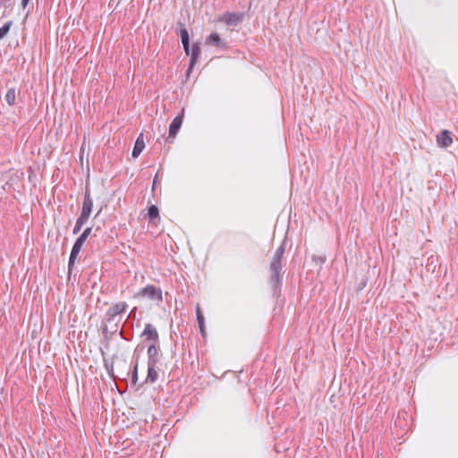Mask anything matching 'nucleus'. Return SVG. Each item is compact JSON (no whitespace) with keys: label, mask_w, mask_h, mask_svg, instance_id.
<instances>
[{"label":"nucleus","mask_w":458,"mask_h":458,"mask_svg":"<svg viewBox=\"0 0 458 458\" xmlns=\"http://www.w3.org/2000/svg\"><path fill=\"white\" fill-rule=\"evenodd\" d=\"M135 297H143L152 301H161L162 291L161 289L152 284H148L146 287L142 288L138 293H136Z\"/></svg>","instance_id":"f257e3e1"},{"label":"nucleus","mask_w":458,"mask_h":458,"mask_svg":"<svg viewBox=\"0 0 458 458\" xmlns=\"http://www.w3.org/2000/svg\"><path fill=\"white\" fill-rule=\"evenodd\" d=\"M244 14L242 13H225L220 15L217 21L225 23L229 26H236L242 21Z\"/></svg>","instance_id":"f03ea898"},{"label":"nucleus","mask_w":458,"mask_h":458,"mask_svg":"<svg viewBox=\"0 0 458 458\" xmlns=\"http://www.w3.org/2000/svg\"><path fill=\"white\" fill-rule=\"evenodd\" d=\"M127 308V304L125 302H118L112 307H110L107 310V322L109 323H118V317L120 314L125 311Z\"/></svg>","instance_id":"7ed1b4c3"},{"label":"nucleus","mask_w":458,"mask_h":458,"mask_svg":"<svg viewBox=\"0 0 458 458\" xmlns=\"http://www.w3.org/2000/svg\"><path fill=\"white\" fill-rule=\"evenodd\" d=\"M281 262H282L281 259H276L273 258L271 264H270L271 281L275 284H278L280 281V272L282 269Z\"/></svg>","instance_id":"20e7f679"},{"label":"nucleus","mask_w":458,"mask_h":458,"mask_svg":"<svg viewBox=\"0 0 458 458\" xmlns=\"http://www.w3.org/2000/svg\"><path fill=\"white\" fill-rule=\"evenodd\" d=\"M160 354L156 344H151L148 348V365H156L159 363Z\"/></svg>","instance_id":"39448f33"},{"label":"nucleus","mask_w":458,"mask_h":458,"mask_svg":"<svg viewBox=\"0 0 458 458\" xmlns=\"http://www.w3.org/2000/svg\"><path fill=\"white\" fill-rule=\"evenodd\" d=\"M183 120V110L180 114L175 116L169 126V138H174L180 130Z\"/></svg>","instance_id":"423d86ee"},{"label":"nucleus","mask_w":458,"mask_h":458,"mask_svg":"<svg viewBox=\"0 0 458 458\" xmlns=\"http://www.w3.org/2000/svg\"><path fill=\"white\" fill-rule=\"evenodd\" d=\"M206 43L208 45L215 46L218 48H225V42L220 38L217 32H212L207 38Z\"/></svg>","instance_id":"0eeeda50"},{"label":"nucleus","mask_w":458,"mask_h":458,"mask_svg":"<svg viewBox=\"0 0 458 458\" xmlns=\"http://www.w3.org/2000/svg\"><path fill=\"white\" fill-rule=\"evenodd\" d=\"M437 141L438 146L442 148H447L452 144L453 140L450 136V132L446 130H444L437 136Z\"/></svg>","instance_id":"6e6552de"},{"label":"nucleus","mask_w":458,"mask_h":458,"mask_svg":"<svg viewBox=\"0 0 458 458\" xmlns=\"http://www.w3.org/2000/svg\"><path fill=\"white\" fill-rule=\"evenodd\" d=\"M141 336H145L147 340H152L154 342L158 340V333L156 327L149 323L145 326Z\"/></svg>","instance_id":"1a4fd4ad"},{"label":"nucleus","mask_w":458,"mask_h":458,"mask_svg":"<svg viewBox=\"0 0 458 458\" xmlns=\"http://www.w3.org/2000/svg\"><path fill=\"white\" fill-rule=\"evenodd\" d=\"M144 148H145V142H144V139H143V134L140 133L135 141V144H134V147L132 149V153H131L132 157H134V158L138 157L143 151Z\"/></svg>","instance_id":"9d476101"},{"label":"nucleus","mask_w":458,"mask_h":458,"mask_svg":"<svg viewBox=\"0 0 458 458\" xmlns=\"http://www.w3.org/2000/svg\"><path fill=\"white\" fill-rule=\"evenodd\" d=\"M92 208H93V199L90 197L89 192L88 191H86L81 213L90 216V214L92 212Z\"/></svg>","instance_id":"9b49d317"},{"label":"nucleus","mask_w":458,"mask_h":458,"mask_svg":"<svg viewBox=\"0 0 458 458\" xmlns=\"http://www.w3.org/2000/svg\"><path fill=\"white\" fill-rule=\"evenodd\" d=\"M200 53V47L198 44H193L191 50V60H190V65L188 71L191 70L193 66L195 65L197 59Z\"/></svg>","instance_id":"f8f14e48"},{"label":"nucleus","mask_w":458,"mask_h":458,"mask_svg":"<svg viewBox=\"0 0 458 458\" xmlns=\"http://www.w3.org/2000/svg\"><path fill=\"white\" fill-rule=\"evenodd\" d=\"M157 366L148 365V375L146 377V383H155L157 380L158 373L157 371Z\"/></svg>","instance_id":"ddd939ff"},{"label":"nucleus","mask_w":458,"mask_h":458,"mask_svg":"<svg viewBox=\"0 0 458 458\" xmlns=\"http://www.w3.org/2000/svg\"><path fill=\"white\" fill-rule=\"evenodd\" d=\"M179 26H180V37L182 39V45H187L190 43V37H189L188 30H186V28L184 27V25L182 23L180 22Z\"/></svg>","instance_id":"4468645a"},{"label":"nucleus","mask_w":458,"mask_h":458,"mask_svg":"<svg viewBox=\"0 0 458 458\" xmlns=\"http://www.w3.org/2000/svg\"><path fill=\"white\" fill-rule=\"evenodd\" d=\"M16 93L15 89L10 88L5 94V100L10 106H13L15 104Z\"/></svg>","instance_id":"2eb2a0df"},{"label":"nucleus","mask_w":458,"mask_h":458,"mask_svg":"<svg viewBox=\"0 0 458 458\" xmlns=\"http://www.w3.org/2000/svg\"><path fill=\"white\" fill-rule=\"evenodd\" d=\"M196 313H197V319H198V324H199L200 332H201L202 335H204V333H205V331H204V320L205 319H204V316L201 314V312L199 310V306L197 307Z\"/></svg>","instance_id":"dca6fc26"},{"label":"nucleus","mask_w":458,"mask_h":458,"mask_svg":"<svg viewBox=\"0 0 458 458\" xmlns=\"http://www.w3.org/2000/svg\"><path fill=\"white\" fill-rule=\"evenodd\" d=\"M12 24V21H7L2 27H0V39L4 38L8 34Z\"/></svg>","instance_id":"f3484780"},{"label":"nucleus","mask_w":458,"mask_h":458,"mask_svg":"<svg viewBox=\"0 0 458 458\" xmlns=\"http://www.w3.org/2000/svg\"><path fill=\"white\" fill-rule=\"evenodd\" d=\"M79 253H80L79 250H76L73 248L72 249V251H71V254H70V258H69V262H68V268H69V270H71L72 267H73Z\"/></svg>","instance_id":"a211bd4d"},{"label":"nucleus","mask_w":458,"mask_h":458,"mask_svg":"<svg viewBox=\"0 0 458 458\" xmlns=\"http://www.w3.org/2000/svg\"><path fill=\"white\" fill-rule=\"evenodd\" d=\"M159 211L157 206L152 205L148 208V216L150 219L157 218L158 216Z\"/></svg>","instance_id":"6ab92c4d"},{"label":"nucleus","mask_w":458,"mask_h":458,"mask_svg":"<svg viewBox=\"0 0 458 458\" xmlns=\"http://www.w3.org/2000/svg\"><path fill=\"white\" fill-rule=\"evenodd\" d=\"M91 231H92V228L91 227H87L83 233L77 238V240L80 242H82L84 243L87 240V238L89 236V234L91 233Z\"/></svg>","instance_id":"aec40b11"},{"label":"nucleus","mask_w":458,"mask_h":458,"mask_svg":"<svg viewBox=\"0 0 458 458\" xmlns=\"http://www.w3.org/2000/svg\"><path fill=\"white\" fill-rule=\"evenodd\" d=\"M90 216L85 215L83 213H81L80 216L78 217L76 223L80 225L83 226V225L89 220Z\"/></svg>","instance_id":"412c9836"},{"label":"nucleus","mask_w":458,"mask_h":458,"mask_svg":"<svg viewBox=\"0 0 458 458\" xmlns=\"http://www.w3.org/2000/svg\"><path fill=\"white\" fill-rule=\"evenodd\" d=\"M284 253V247L283 245H281L279 248H277V250H276V253L274 255V259H281L282 260V258H283V255Z\"/></svg>","instance_id":"4be33fe9"},{"label":"nucleus","mask_w":458,"mask_h":458,"mask_svg":"<svg viewBox=\"0 0 458 458\" xmlns=\"http://www.w3.org/2000/svg\"><path fill=\"white\" fill-rule=\"evenodd\" d=\"M137 380H138V362H136L133 367V371L131 374V383L135 385L137 383Z\"/></svg>","instance_id":"5701e85b"},{"label":"nucleus","mask_w":458,"mask_h":458,"mask_svg":"<svg viewBox=\"0 0 458 458\" xmlns=\"http://www.w3.org/2000/svg\"><path fill=\"white\" fill-rule=\"evenodd\" d=\"M13 0H0V6H4V8L10 7L12 5Z\"/></svg>","instance_id":"b1692460"},{"label":"nucleus","mask_w":458,"mask_h":458,"mask_svg":"<svg viewBox=\"0 0 458 458\" xmlns=\"http://www.w3.org/2000/svg\"><path fill=\"white\" fill-rule=\"evenodd\" d=\"M84 243L82 242H80L78 240H76V242H74L72 248L75 249L76 250H79L81 251L82 246H83Z\"/></svg>","instance_id":"393cba45"},{"label":"nucleus","mask_w":458,"mask_h":458,"mask_svg":"<svg viewBox=\"0 0 458 458\" xmlns=\"http://www.w3.org/2000/svg\"><path fill=\"white\" fill-rule=\"evenodd\" d=\"M81 228L82 226L76 223L72 230L73 234H77L81 230Z\"/></svg>","instance_id":"a878e982"},{"label":"nucleus","mask_w":458,"mask_h":458,"mask_svg":"<svg viewBox=\"0 0 458 458\" xmlns=\"http://www.w3.org/2000/svg\"><path fill=\"white\" fill-rule=\"evenodd\" d=\"M183 46V49L186 53L187 55H190L191 56V48H190V43L187 44V45H182Z\"/></svg>","instance_id":"bb28decb"},{"label":"nucleus","mask_w":458,"mask_h":458,"mask_svg":"<svg viewBox=\"0 0 458 458\" xmlns=\"http://www.w3.org/2000/svg\"><path fill=\"white\" fill-rule=\"evenodd\" d=\"M400 420V417L397 418V420H395V427H399V428H403L404 426L402 425L400 422L398 423L397 421Z\"/></svg>","instance_id":"cd10ccee"},{"label":"nucleus","mask_w":458,"mask_h":458,"mask_svg":"<svg viewBox=\"0 0 458 458\" xmlns=\"http://www.w3.org/2000/svg\"><path fill=\"white\" fill-rule=\"evenodd\" d=\"M30 2V0H21V5L23 8H25L28 4V3Z\"/></svg>","instance_id":"c85d7f7f"}]
</instances>
